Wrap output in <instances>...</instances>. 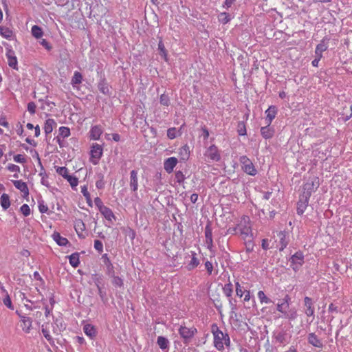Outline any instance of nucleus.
<instances>
[{
  "label": "nucleus",
  "instance_id": "bf43d9fd",
  "mask_svg": "<svg viewBox=\"0 0 352 352\" xmlns=\"http://www.w3.org/2000/svg\"><path fill=\"white\" fill-rule=\"evenodd\" d=\"M94 204H95L96 206L98 208V210H101L102 208H104L105 206L103 204L101 199L98 197L94 199Z\"/></svg>",
  "mask_w": 352,
  "mask_h": 352
},
{
  "label": "nucleus",
  "instance_id": "49530a36",
  "mask_svg": "<svg viewBox=\"0 0 352 352\" xmlns=\"http://www.w3.org/2000/svg\"><path fill=\"white\" fill-rule=\"evenodd\" d=\"M70 129L67 126H60L59 128V135L63 138H68L70 135Z\"/></svg>",
  "mask_w": 352,
  "mask_h": 352
},
{
  "label": "nucleus",
  "instance_id": "9b49d317",
  "mask_svg": "<svg viewBox=\"0 0 352 352\" xmlns=\"http://www.w3.org/2000/svg\"><path fill=\"white\" fill-rule=\"evenodd\" d=\"M277 237L279 240V243L280 244L279 250L283 251L289 243L288 234L285 232L280 231L277 234Z\"/></svg>",
  "mask_w": 352,
  "mask_h": 352
},
{
  "label": "nucleus",
  "instance_id": "c03bdc74",
  "mask_svg": "<svg viewBox=\"0 0 352 352\" xmlns=\"http://www.w3.org/2000/svg\"><path fill=\"white\" fill-rule=\"evenodd\" d=\"M65 179L69 183L72 188H75L78 184V179L75 176L69 175Z\"/></svg>",
  "mask_w": 352,
  "mask_h": 352
},
{
  "label": "nucleus",
  "instance_id": "39448f33",
  "mask_svg": "<svg viewBox=\"0 0 352 352\" xmlns=\"http://www.w3.org/2000/svg\"><path fill=\"white\" fill-rule=\"evenodd\" d=\"M90 155L91 162L94 165L98 164L102 155V146L97 143L94 144L91 148Z\"/></svg>",
  "mask_w": 352,
  "mask_h": 352
},
{
  "label": "nucleus",
  "instance_id": "a18cd8bd",
  "mask_svg": "<svg viewBox=\"0 0 352 352\" xmlns=\"http://www.w3.org/2000/svg\"><path fill=\"white\" fill-rule=\"evenodd\" d=\"M218 19L219 21L223 24H226L230 21V15L227 12H221L219 15Z\"/></svg>",
  "mask_w": 352,
  "mask_h": 352
},
{
  "label": "nucleus",
  "instance_id": "c756f323",
  "mask_svg": "<svg viewBox=\"0 0 352 352\" xmlns=\"http://www.w3.org/2000/svg\"><path fill=\"white\" fill-rule=\"evenodd\" d=\"M0 34L5 38L10 39L12 35V31L7 27L0 26Z\"/></svg>",
  "mask_w": 352,
  "mask_h": 352
},
{
  "label": "nucleus",
  "instance_id": "4c0bfd02",
  "mask_svg": "<svg viewBox=\"0 0 352 352\" xmlns=\"http://www.w3.org/2000/svg\"><path fill=\"white\" fill-rule=\"evenodd\" d=\"M74 228L78 235L80 236V232H82L85 230V226L82 221L79 219L75 222Z\"/></svg>",
  "mask_w": 352,
  "mask_h": 352
},
{
  "label": "nucleus",
  "instance_id": "5701e85b",
  "mask_svg": "<svg viewBox=\"0 0 352 352\" xmlns=\"http://www.w3.org/2000/svg\"><path fill=\"white\" fill-rule=\"evenodd\" d=\"M328 48V46L327 43H325L324 39H322L321 42L317 45L316 50H315V54L316 56H318L319 58L322 57V52L326 51Z\"/></svg>",
  "mask_w": 352,
  "mask_h": 352
},
{
  "label": "nucleus",
  "instance_id": "4be33fe9",
  "mask_svg": "<svg viewBox=\"0 0 352 352\" xmlns=\"http://www.w3.org/2000/svg\"><path fill=\"white\" fill-rule=\"evenodd\" d=\"M83 331H84V333L86 334V336H87L88 337H89L91 339L95 338L96 336V329L94 327V326H93L91 324H86L83 327Z\"/></svg>",
  "mask_w": 352,
  "mask_h": 352
},
{
  "label": "nucleus",
  "instance_id": "72a5a7b5",
  "mask_svg": "<svg viewBox=\"0 0 352 352\" xmlns=\"http://www.w3.org/2000/svg\"><path fill=\"white\" fill-rule=\"evenodd\" d=\"M82 76L79 72H75L72 78L71 83L72 85H79L82 82Z\"/></svg>",
  "mask_w": 352,
  "mask_h": 352
},
{
  "label": "nucleus",
  "instance_id": "7c9ffc66",
  "mask_svg": "<svg viewBox=\"0 0 352 352\" xmlns=\"http://www.w3.org/2000/svg\"><path fill=\"white\" fill-rule=\"evenodd\" d=\"M7 169L10 171V172H12V173H14V175L13 177L14 178H18L19 177V173H20L21 171V169H20V167L16 164H8V165L7 166Z\"/></svg>",
  "mask_w": 352,
  "mask_h": 352
},
{
  "label": "nucleus",
  "instance_id": "7ed1b4c3",
  "mask_svg": "<svg viewBox=\"0 0 352 352\" xmlns=\"http://www.w3.org/2000/svg\"><path fill=\"white\" fill-rule=\"evenodd\" d=\"M239 161L244 172L250 175H255L256 174V170L252 162L247 156L243 155L240 157Z\"/></svg>",
  "mask_w": 352,
  "mask_h": 352
},
{
  "label": "nucleus",
  "instance_id": "b1692460",
  "mask_svg": "<svg viewBox=\"0 0 352 352\" xmlns=\"http://www.w3.org/2000/svg\"><path fill=\"white\" fill-rule=\"evenodd\" d=\"M11 202L10 196L6 193H3L0 197V205L4 210L8 209Z\"/></svg>",
  "mask_w": 352,
  "mask_h": 352
},
{
  "label": "nucleus",
  "instance_id": "412c9836",
  "mask_svg": "<svg viewBox=\"0 0 352 352\" xmlns=\"http://www.w3.org/2000/svg\"><path fill=\"white\" fill-rule=\"evenodd\" d=\"M310 197V193H309L307 195H305V200L302 201L301 199H300L299 202L298 203V208H297V213L300 215H302L305 210L306 209L307 205H308V200Z\"/></svg>",
  "mask_w": 352,
  "mask_h": 352
},
{
  "label": "nucleus",
  "instance_id": "ea45409f",
  "mask_svg": "<svg viewBox=\"0 0 352 352\" xmlns=\"http://www.w3.org/2000/svg\"><path fill=\"white\" fill-rule=\"evenodd\" d=\"M56 170L59 175L62 176L65 179L69 175L67 168L65 166H58L56 167Z\"/></svg>",
  "mask_w": 352,
  "mask_h": 352
},
{
  "label": "nucleus",
  "instance_id": "f704fd0d",
  "mask_svg": "<svg viewBox=\"0 0 352 352\" xmlns=\"http://www.w3.org/2000/svg\"><path fill=\"white\" fill-rule=\"evenodd\" d=\"M181 132L179 130H177L176 128L173 127L170 128L167 131V136L169 139L173 140L177 136L180 135Z\"/></svg>",
  "mask_w": 352,
  "mask_h": 352
},
{
  "label": "nucleus",
  "instance_id": "4468645a",
  "mask_svg": "<svg viewBox=\"0 0 352 352\" xmlns=\"http://www.w3.org/2000/svg\"><path fill=\"white\" fill-rule=\"evenodd\" d=\"M177 160L174 157H171L165 160L164 164V169L167 173H170L175 166L177 165Z\"/></svg>",
  "mask_w": 352,
  "mask_h": 352
},
{
  "label": "nucleus",
  "instance_id": "5fc2aeb1",
  "mask_svg": "<svg viewBox=\"0 0 352 352\" xmlns=\"http://www.w3.org/2000/svg\"><path fill=\"white\" fill-rule=\"evenodd\" d=\"M3 304L9 309L13 310L14 309V307L12 304V301H11V299L9 296V295L7 294H6V296L3 298Z\"/></svg>",
  "mask_w": 352,
  "mask_h": 352
},
{
  "label": "nucleus",
  "instance_id": "473e14b6",
  "mask_svg": "<svg viewBox=\"0 0 352 352\" xmlns=\"http://www.w3.org/2000/svg\"><path fill=\"white\" fill-rule=\"evenodd\" d=\"M69 263L74 267L78 266L80 263L79 255L78 253H74L69 256Z\"/></svg>",
  "mask_w": 352,
  "mask_h": 352
},
{
  "label": "nucleus",
  "instance_id": "20e7f679",
  "mask_svg": "<svg viewBox=\"0 0 352 352\" xmlns=\"http://www.w3.org/2000/svg\"><path fill=\"white\" fill-rule=\"evenodd\" d=\"M197 332L195 327L188 328L185 326H181L179 329V334L184 339V343L189 342Z\"/></svg>",
  "mask_w": 352,
  "mask_h": 352
},
{
  "label": "nucleus",
  "instance_id": "13d9d810",
  "mask_svg": "<svg viewBox=\"0 0 352 352\" xmlns=\"http://www.w3.org/2000/svg\"><path fill=\"white\" fill-rule=\"evenodd\" d=\"M36 105L34 102H30L28 104V111L32 115L36 112Z\"/></svg>",
  "mask_w": 352,
  "mask_h": 352
},
{
  "label": "nucleus",
  "instance_id": "aec40b11",
  "mask_svg": "<svg viewBox=\"0 0 352 352\" xmlns=\"http://www.w3.org/2000/svg\"><path fill=\"white\" fill-rule=\"evenodd\" d=\"M54 241L60 246H65L69 241L67 238L62 236L59 232H54L52 235Z\"/></svg>",
  "mask_w": 352,
  "mask_h": 352
},
{
  "label": "nucleus",
  "instance_id": "9d476101",
  "mask_svg": "<svg viewBox=\"0 0 352 352\" xmlns=\"http://www.w3.org/2000/svg\"><path fill=\"white\" fill-rule=\"evenodd\" d=\"M6 57L9 66L13 69H17L18 61L14 52L12 50H8L6 52Z\"/></svg>",
  "mask_w": 352,
  "mask_h": 352
},
{
  "label": "nucleus",
  "instance_id": "a19ab883",
  "mask_svg": "<svg viewBox=\"0 0 352 352\" xmlns=\"http://www.w3.org/2000/svg\"><path fill=\"white\" fill-rule=\"evenodd\" d=\"M223 291L224 294L227 297H230L233 292V286L232 284L229 282L228 283L226 284L224 287H223Z\"/></svg>",
  "mask_w": 352,
  "mask_h": 352
},
{
  "label": "nucleus",
  "instance_id": "1a4fd4ad",
  "mask_svg": "<svg viewBox=\"0 0 352 352\" xmlns=\"http://www.w3.org/2000/svg\"><path fill=\"white\" fill-rule=\"evenodd\" d=\"M12 182L13 183L15 188L23 193V197L28 196L29 189L25 182H23L22 180H12Z\"/></svg>",
  "mask_w": 352,
  "mask_h": 352
},
{
  "label": "nucleus",
  "instance_id": "f8f14e48",
  "mask_svg": "<svg viewBox=\"0 0 352 352\" xmlns=\"http://www.w3.org/2000/svg\"><path fill=\"white\" fill-rule=\"evenodd\" d=\"M32 319L29 317H21V327L25 333H30L32 329Z\"/></svg>",
  "mask_w": 352,
  "mask_h": 352
},
{
  "label": "nucleus",
  "instance_id": "58836bf2",
  "mask_svg": "<svg viewBox=\"0 0 352 352\" xmlns=\"http://www.w3.org/2000/svg\"><path fill=\"white\" fill-rule=\"evenodd\" d=\"M81 192L83 195V196L85 197L87 203L88 204V205L89 206H91L92 204H91V196H90V194H89L88 190H87V187L86 186H84L81 187Z\"/></svg>",
  "mask_w": 352,
  "mask_h": 352
},
{
  "label": "nucleus",
  "instance_id": "69168bd1",
  "mask_svg": "<svg viewBox=\"0 0 352 352\" xmlns=\"http://www.w3.org/2000/svg\"><path fill=\"white\" fill-rule=\"evenodd\" d=\"M205 267H206V269L207 270L208 273L209 274H211L213 270V266H212V263L210 261H206L205 263Z\"/></svg>",
  "mask_w": 352,
  "mask_h": 352
},
{
  "label": "nucleus",
  "instance_id": "2eb2a0df",
  "mask_svg": "<svg viewBox=\"0 0 352 352\" xmlns=\"http://www.w3.org/2000/svg\"><path fill=\"white\" fill-rule=\"evenodd\" d=\"M102 215L105 218L106 220H107L109 222H113V220L116 219V217L109 208L104 206V208H102L101 210H99Z\"/></svg>",
  "mask_w": 352,
  "mask_h": 352
},
{
  "label": "nucleus",
  "instance_id": "6ab92c4d",
  "mask_svg": "<svg viewBox=\"0 0 352 352\" xmlns=\"http://www.w3.org/2000/svg\"><path fill=\"white\" fill-rule=\"evenodd\" d=\"M261 133L265 139H270L274 136V129L270 127V125L266 124L265 126L261 127Z\"/></svg>",
  "mask_w": 352,
  "mask_h": 352
},
{
  "label": "nucleus",
  "instance_id": "09e8293b",
  "mask_svg": "<svg viewBox=\"0 0 352 352\" xmlns=\"http://www.w3.org/2000/svg\"><path fill=\"white\" fill-rule=\"evenodd\" d=\"M13 160L16 163L25 164L27 162V159L24 155L17 154L13 157Z\"/></svg>",
  "mask_w": 352,
  "mask_h": 352
},
{
  "label": "nucleus",
  "instance_id": "4d7b16f0",
  "mask_svg": "<svg viewBox=\"0 0 352 352\" xmlns=\"http://www.w3.org/2000/svg\"><path fill=\"white\" fill-rule=\"evenodd\" d=\"M169 98L167 95L166 94H162L160 96V103L162 104V105H164V106H168L169 104Z\"/></svg>",
  "mask_w": 352,
  "mask_h": 352
},
{
  "label": "nucleus",
  "instance_id": "79ce46f5",
  "mask_svg": "<svg viewBox=\"0 0 352 352\" xmlns=\"http://www.w3.org/2000/svg\"><path fill=\"white\" fill-rule=\"evenodd\" d=\"M158 50L160 56L165 60H167V52L165 49L164 45L162 41H160L158 43Z\"/></svg>",
  "mask_w": 352,
  "mask_h": 352
},
{
  "label": "nucleus",
  "instance_id": "6e6d98bb",
  "mask_svg": "<svg viewBox=\"0 0 352 352\" xmlns=\"http://www.w3.org/2000/svg\"><path fill=\"white\" fill-rule=\"evenodd\" d=\"M94 248L99 252H103V244L100 240L94 241Z\"/></svg>",
  "mask_w": 352,
  "mask_h": 352
},
{
  "label": "nucleus",
  "instance_id": "f3484780",
  "mask_svg": "<svg viewBox=\"0 0 352 352\" xmlns=\"http://www.w3.org/2000/svg\"><path fill=\"white\" fill-rule=\"evenodd\" d=\"M157 343L160 348L164 351V352H168L169 347H170V342L169 340L163 336H159L157 338Z\"/></svg>",
  "mask_w": 352,
  "mask_h": 352
},
{
  "label": "nucleus",
  "instance_id": "774afa93",
  "mask_svg": "<svg viewBox=\"0 0 352 352\" xmlns=\"http://www.w3.org/2000/svg\"><path fill=\"white\" fill-rule=\"evenodd\" d=\"M38 209H39L40 212L46 213V212H47L48 207L44 204H40L38 206Z\"/></svg>",
  "mask_w": 352,
  "mask_h": 352
},
{
  "label": "nucleus",
  "instance_id": "dca6fc26",
  "mask_svg": "<svg viewBox=\"0 0 352 352\" xmlns=\"http://www.w3.org/2000/svg\"><path fill=\"white\" fill-rule=\"evenodd\" d=\"M102 133V129L100 125H95L90 130V138L91 140H98L100 139Z\"/></svg>",
  "mask_w": 352,
  "mask_h": 352
},
{
  "label": "nucleus",
  "instance_id": "a878e982",
  "mask_svg": "<svg viewBox=\"0 0 352 352\" xmlns=\"http://www.w3.org/2000/svg\"><path fill=\"white\" fill-rule=\"evenodd\" d=\"M56 122L54 121V119L50 118V119L46 120L45 124H44V127H43L45 133L47 135L51 133L53 131L54 126H56Z\"/></svg>",
  "mask_w": 352,
  "mask_h": 352
},
{
  "label": "nucleus",
  "instance_id": "680f3d73",
  "mask_svg": "<svg viewBox=\"0 0 352 352\" xmlns=\"http://www.w3.org/2000/svg\"><path fill=\"white\" fill-rule=\"evenodd\" d=\"M287 307H285V303L283 302H281V303H278L277 304V311L283 314V315L285 314V309H287Z\"/></svg>",
  "mask_w": 352,
  "mask_h": 352
},
{
  "label": "nucleus",
  "instance_id": "6e6552de",
  "mask_svg": "<svg viewBox=\"0 0 352 352\" xmlns=\"http://www.w3.org/2000/svg\"><path fill=\"white\" fill-rule=\"evenodd\" d=\"M304 305H305V314H306V316H314L315 309H314L312 299L308 296L305 297Z\"/></svg>",
  "mask_w": 352,
  "mask_h": 352
},
{
  "label": "nucleus",
  "instance_id": "393cba45",
  "mask_svg": "<svg viewBox=\"0 0 352 352\" xmlns=\"http://www.w3.org/2000/svg\"><path fill=\"white\" fill-rule=\"evenodd\" d=\"M205 236H206V243L208 245V248H210L212 246L213 241H212V230L209 225H207L205 228Z\"/></svg>",
  "mask_w": 352,
  "mask_h": 352
},
{
  "label": "nucleus",
  "instance_id": "f03ea898",
  "mask_svg": "<svg viewBox=\"0 0 352 352\" xmlns=\"http://www.w3.org/2000/svg\"><path fill=\"white\" fill-rule=\"evenodd\" d=\"M240 235L244 240H248L249 245H252L253 233L250 225V219L248 216H243L237 224Z\"/></svg>",
  "mask_w": 352,
  "mask_h": 352
},
{
  "label": "nucleus",
  "instance_id": "a211bd4d",
  "mask_svg": "<svg viewBox=\"0 0 352 352\" xmlns=\"http://www.w3.org/2000/svg\"><path fill=\"white\" fill-rule=\"evenodd\" d=\"M307 340L308 342L315 347L322 348L323 346L321 340L314 333H309Z\"/></svg>",
  "mask_w": 352,
  "mask_h": 352
},
{
  "label": "nucleus",
  "instance_id": "ddd939ff",
  "mask_svg": "<svg viewBox=\"0 0 352 352\" xmlns=\"http://www.w3.org/2000/svg\"><path fill=\"white\" fill-rule=\"evenodd\" d=\"M277 113V109L275 106H270L266 111V118L265 122L268 125H270L272 120L275 118Z\"/></svg>",
  "mask_w": 352,
  "mask_h": 352
},
{
  "label": "nucleus",
  "instance_id": "2f4dec72",
  "mask_svg": "<svg viewBox=\"0 0 352 352\" xmlns=\"http://www.w3.org/2000/svg\"><path fill=\"white\" fill-rule=\"evenodd\" d=\"M31 32L32 36L36 38H40L43 35V30L36 25L32 26Z\"/></svg>",
  "mask_w": 352,
  "mask_h": 352
},
{
  "label": "nucleus",
  "instance_id": "37998d69",
  "mask_svg": "<svg viewBox=\"0 0 352 352\" xmlns=\"http://www.w3.org/2000/svg\"><path fill=\"white\" fill-rule=\"evenodd\" d=\"M284 317L289 320H294L297 317V311L294 308L291 309L289 311H285Z\"/></svg>",
  "mask_w": 352,
  "mask_h": 352
},
{
  "label": "nucleus",
  "instance_id": "c9c22d12",
  "mask_svg": "<svg viewBox=\"0 0 352 352\" xmlns=\"http://www.w3.org/2000/svg\"><path fill=\"white\" fill-rule=\"evenodd\" d=\"M258 298L261 303L269 304L273 302V301L270 298L266 296L263 291H259L258 292Z\"/></svg>",
  "mask_w": 352,
  "mask_h": 352
},
{
  "label": "nucleus",
  "instance_id": "8fccbe9b",
  "mask_svg": "<svg viewBox=\"0 0 352 352\" xmlns=\"http://www.w3.org/2000/svg\"><path fill=\"white\" fill-rule=\"evenodd\" d=\"M20 211L25 217L29 216L31 213L30 208L26 204H24L21 206Z\"/></svg>",
  "mask_w": 352,
  "mask_h": 352
},
{
  "label": "nucleus",
  "instance_id": "603ef678",
  "mask_svg": "<svg viewBox=\"0 0 352 352\" xmlns=\"http://www.w3.org/2000/svg\"><path fill=\"white\" fill-rule=\"evenodd\" d=\"M112 283L115 287H122L123 283L122 279L119 276H114L112 278Z\"/></svg>",
  "mask_w": 352,
  "mask_h": 352
},
{
  "label": "nucleus",
  "instance_id": "338daca9",
  "mask_svg": "<svg viewBox=\"0 0 352 352\" xmlns=\"http://www.w3.org/2000/svg\"><path fill=\"white\" fill-rule=\"evenodd\" d=\"M41 44L47 50H50L52 49L51 45L46 39H42Z\"/></svg>",
  "mask_w": 352,
  "mask_h": 352
},
{
  "label": "nucleus",
  "instance_id": "f257e3e1",
  "mask_svg": "<svg viewBox=\"0 0 352 352\" xmlns=\"http://www.w3.org/2000/svg\"><path fill=\"white\" fill-rule=\"evenodd\" d=\"M211 332L214 336V346L217 350L223 351L224 345L226 346H230V340L228 334L220 330L217 324H212Z\"/></svg>",
  "mask_w": 352,
  "mask_h": 352
},
{
  "label": "nucleus",
  "instance_id": "052dcab7",
  "mask_svg": "<svg viewBox=\"0 0 352 352\" xmlns=\"http://www.w3.org/2000/svg\"><path fill=\"white\" fill-rule=\"evenodd\" d=\"M236 285V294L239 297H242L243 294H244V292L242 290V287L241 286V285L239 284V282H236L235 283Z\"/></svg>",
  "mask_w": 352,
  "mask_h": 352
},
{
  "label": "nucleus",
  "instance_id": "e2e57ef3",
  "mask_svg": "<svg viewBox=\"0 0 352 352\" xmlns=\"http://www.w3.org/2000/svg\"><path fill=\"white\" fill-rule=\"evenodd\" d=\"M175 178L177 182L181 183L184 180L185 177L182 172L178 171L175 173Z\"/></svg>",
  "mask_w": 352,
  "mask_h": 352
},
{
  "label": "nucleus",
  "instance_id": "e433bc0d",
  "mask_svg": "<svg viewBox=\"0 0 352 352\" xmlns=\"http://www.w3.org/2000/svg\"><path fill=\"white\" fill-rule=\"evenodd\" d=\"M274 338L276 342H278L281 344H285L287 342L286 340V333L285 332H279L276 335H275Z\"/></svg>",
  "mask_w": 352,
  "mask_h": 352
},
{
  "label": "nucleus",
  "instance_id": "cd10ccee",
  "mask_svg": "<svg viewBox=\"0 0 352 352\" xmlns=\"http://www.w3.org/2000/svg\"><path fill=\"white\" fill-rule=\"evenodd\" d=\"M179 155L182 160L186 161L190 155V149L188 145H184L179 148Z\"/></svg>",
  "mask_w": 352,
  "mask_h": 352
},
{
  "label": "nucleus",
  "instance_id": "864d4df0",
  "mask_svg": "<svg viewBox=\"0 0 352 352\" xmlns=\"http://www.w3.org/2000/svg\"><path fill=\"white\" fill-rule=\"evenodd\" d=\"M317 187L318 186L316 187L314 186V182H312L311 183H307L306 184H305L304 189L307 190L305 195H307L309 193L311 194V191H313L314 188H317Z\"/></svg>",
  "mask_w": 352,
  "mask_h": 352
},
{
  "label": "nucleus",
  "instance_id": "3c124183",
  "mask_svg": "<svg viewBox=\"0 0 352 352\" xmlns=\"http://www.w3.org/2000/svg\"><path fill=\"white\" fill-rule=\"evenodd\" d=\"M98 89L104 94H108L109 92V87L104 82L98 84Z\"/></svg>",
  "mask_w": 352,
  "mask_h": 352
},
{
  "label": "nucleus",
  "instance_id": "bb28decb",
  "mask_svg": "<svg viewBox=\"0 0 352 352\" xmlns=\"http://www.w3.org/2000/svg\"><path fill=\"white\" fill-rule=\"evenodd\" d=\"M131 182L130 185L131 188L133 191L137 190L138 189V173L136 170H133L130 173Z\"/></svg>",
  "mask_w": 352,
  "mask_h": 352
},
{
  "label": "nucleus",
  "instance_id": "0e129e2a",
  "mask_svg": "<svg viewBox=\"0 0 352 352\" xmlns=\"http://www.w3.org/2000/svg\"><path fill=\"white\" fill-rule=\"evenodd\" d=\"M42 333L44 336V337L48 340V341H51L52 340V338L50 333V331L47 329H45V328H42Z\"/></svg>",
  "mask_w": 352,
  "mask_h": 352
},
{
  "label": "nucleus",
  "instance_id": "de8ad7c7",
  "mask_svg": "<svg viewBox=\"0 0 352 352\" xmlns=\"http://www.w3.org/2000/svg\"><path fill=\"white\" fill-rule=\"evenodd\" d=\"M237 132L239 135H246V128L244 122H239L237 125Z\"/></svg>",
  "mask_w": 352,
  "mask_h": 352
},
{
  "label": "nucleus",
  "instance_id": "0eeeda50",
  "mask_svg": "<svg viewBox=\"0 0 352 352\" xmlns=\"http://www.w3.org/2000/svg\"><path fill=\"white\" fill-rule=\"evenodd\" d=\"M205 156L212 161L218 162L220 158V153L217 147L214 145L210 146L206 151Z\"/></svg>",
  "mask_w": 352,
  "mask_h": 352
},
{
  "label": "nucleus",
  "instance_id": "423d86ee",
  "mask_svg": "<svg viewBox=\"0 0 352 352\" xmlns=\"http://www.w3.org/2000/svg\"><path fill=\"white\" fill-rule=\"evenodd\" d=\"M291 266L296 271L304 263V256L302 252H297L290 258Z\"/></svg>",
  "mask_w": 352,
  "mask_h": 352
},
{
  "label": "nucleus",
  "instance_id": "c85d7f7f",
  "mask_svg": "<svg viewBox=\"0 0 352 352\" xmlns=\"http://www.w3.org/2000/svg\"><path fill=\"white\" fill-rule=\"evenodd\" d=\"M192 253V258L190 261L187 265V268L188 270H192L197 267L199 264V261L197 258V254L195 252H191Z\"/></svg>",
  "mask_w": 352,
  "mask_h": 352
}]
</instances>
